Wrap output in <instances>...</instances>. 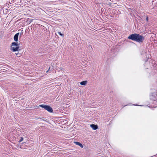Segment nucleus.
I'll use <instances>...</instances> for the list:
<instances>
[{
	"mask_svg": "<svg viewBox=\"0 0 157 157\" xmlns=\"http://www.w3.org/2000/svg\"><path fill=\"white\" fill-rule=\"evenodd\" d=\"M75 143L77 145L79 146L81 148H82L83 147L82 144L78 142H75Z\"/></svg>",
	"mask_w": 157,
	"mask_h": 157,
	"instance_id": "nucleus-8",
	"label": "nucleus"
},
{
	"mask_svg": "<svg viewBox=\"0 0 157 157\" xmlns=\"http://www.w3.org/2000/svg\"><path fill=\"white\" fill-rule=\"evenodd\" d=\"M19 47L17 42H13L12 43L11 50L13 52L17 51L19 49Z\"/></svg>",
	"mask_w": 157,
	"mask_h": 157,
	"instance_id": "nucleus-2",
	"label": "nucleus"
},
{
	"mask_svg": "<svg viewBox=\"0 0 157 157\" xmlns=\"http://www.w3.org/2000/svg\"><path fill=\"white\" fill-rule=\"evenodd\" d=\"M148 17H146V20L147 21H148Z\"/></svg>",
	"mask_w": 157,
	"mask_h": 157,
	"instance_id": "nucleus-15",
	"label": "nucleus"
},
{
	"mask_svg": "<svg viewBox=\"0 0 157 157\" xmlns=\"http://www.w3.org/2000/svg\"><path fill=\"white\" fill-rule=\"evenodd\" d=\"M133 105H136V106H142L143 105H135V104H133Z\"/></svg>",
	"mask_w": 157,
	"mask_h": 157,
	"instance_id": "nucleus-12",
	"label": "nucleus"
},
{
	"mask_svg": "<svg viewBox=\"0 0 157 157\" xmlns=\"http://www.w3.org/2000/svg\"><path fill=\"white\" fill-rule=\"evenodd\" d=\"M155 93L151 94L150 95V99L151 100L155 101L156 98L155 96Z\"/></svg>",
	"mask_w": 157,
	"mask_h": 157,
	"instance_id": "nucleus-4",
	"label": "nucleus"
},
{
	"mask_svg": "<svg viewBox=\"0 0 157 157\" xmlns=\"http://www.w3.org/2000/svg\"><path fill=\"white\" fill-rule=\"evenodd\" d=\"M16 132V131L15 130H13V131H12V132H13V133H15V132Z\"/></svg>",
	"mask_w": 157,
	"mask_h": 157,
	"instance_id": "nucleus-13",
	"label": "nucleus"
},
{
	"mask_svg": "<svg viewBox=\"0 0 157 157\" xmlns=\"http://www.w3.org/2000/svg\"><path fill=\"white\" fill-rule=\"evenodd\" d=\"M129 105V104H128L127 105H126L125 106H127V105Z\"/></svg>",
	"mask_w": 157,
	"mask_h": 157,
	"instance_id": "nucleus-16",
	"label": "nucleus"
},
{
	"mask_svg": "<svg viewBox=\"0 0 157 157\" xmlns=\"http://www.w3.org/2000/svg\"><path fill=\"white\" fill-rule=\"evenodd\" d=\"M90 126L93 130H94L97 129L98 128V126L94 124H90Z\"/></svg>",
	"mask_w": 157,
	"mask_h": 157,
	"instance_id": "nucleus-7",
	"label": "nucleus"
},
{
	"mask_svg": "<svg viewBox=\"0 0 157 157\" xmlns=\"http://www.w3.org/2000/svg\"><path fill=\"white\" fill-rule=\"evenodd\" d=\"M128 38L132 40L136 41L138 42H141L144 39L143 36L137 33L132 34L128 36Z\"/></svg>",
	"mask_w": 157,
	"mask_h": 157,
	"instance_id": "nucleus-1",
	"label": "nucleus"
},
{
	"mask_svg": "<svg viewBox=\"0 0 157 157\" xmlns=\"http://www.w3.org/2000/svg\"><path fill=\"white\" fill-rule=\"evenodd\" d=\"M23 140V138L22 137H21L20 140H19V142H21Z\"/></svg>",
	"mask_w": 157,
	"mask_h": 157,
	"instance_id": "nucleus-10",
	"label": "nucleus"
},
{
	"mask_svg": "<svg viewBox=\"0 0 157 157\" xmlns=\"http://www.w3.org/2000/svg\"><path fill=\"white\" fill-rule=\"evenodd\" d=\"M40 106L44 108L45 110H47L50 113H52L53 112V110L52 108L49 106L44 105H40Z\"/></svg>",
	"mask_w": 157,
	"mask_h": 157,
	"instance_id": "nucleus-3",
	"label": "nucleus"
},
{
	"mask_svg": "<svg viewBox=\"0 0 157 157\" xmlns=\"http://www.w3.org/2000/svg\"><path fill=\"white\" fill-rule=\"evenodd\" d=\"M50 67H49V68L48 69V70L46 71V72H48V71L50 70Z\"/></svg>",
	"mask_w": 157,
	"mask_h": 157,
	"instance_id": "nucleus-14",
	"label": "nucleus"
},
{
	"mask_svg": "<svg viewBox=\"0 0 157 157\" xmlns=\"http://www.w3.org/2000/svg\"><path fill=\"white\" fill-rule=\"evenodd\" d=\"M151 61L150 62V65L151 67V66H153L155 68L156 67L157 65L155 63V61L154 60H151Z\"/></svg>",
	"mask_w": 157,
	"mask_h": 157,
	"instance_id": "nucleus-5",
	"label": "nucleus"
},
{
	"mask_svg": "<svg viewBox=\"0 0 157 157\" xmlns=\"http://www.w3.org/2000/svg\"><path fill=\"white\" fill-rule=\"evenodd\" d=\"M18 53H16V54L17 55Z\"/></svg>",
	"mask_w": 157,
	"mask_h": 157,
	"instance_id": "nucleus-17",
	"label": "nucleus"
},
{
	"mask_svg": "<svg viewBox=\"0 0 157 157\" xmlns=\"http://www.w3.org/2000/svg\"><path fill=\"white\" fill-rule=\"evenodd\" d=\"M19 34V33H18L15 34L13 38L14 40L15 41H18V37Z\"/></svg>",
	"mask_w": 157,
	"mask_h": 157,
	"instance_id": "nucleus-6",
	"label": "nucleus"
},
{
	"mask_svg": "<svg viewBox=\"0 0 157 157\" xmlns=\"http://www.w3.org/2000/svg\"><path fill=\"white\" fill-rule=\"evenodd\" d=\"M58 33L60 36H63V34L61 33L60 32H58Z\"/></svg>",
	"mask_w": 157,
	"mask_h": 157,
	"instance_id": "nucleus-11",
	"label": "nucleus"
},
{
	"mask_svg": "<svg viewBox=\"0 0 157 157\" xmlns=\"http://www.w3.org/2000/svg\"><path fill=\"white\" fill-rule=\"evenodd\" d=\"M87 82L86 81H82L80 82L81 85H85L86 83Z\"/></svg>",
	"mask_w": 157,
	"mask_h": 157,
	"instance_id": "nucleus-9",
	"label": "nucleus"
}]
</instances>
